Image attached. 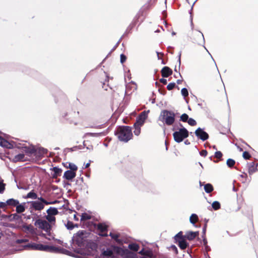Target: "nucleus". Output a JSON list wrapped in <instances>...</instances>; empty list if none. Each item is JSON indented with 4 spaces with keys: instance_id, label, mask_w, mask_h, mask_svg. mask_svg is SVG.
<instances>
[{
    "instance_id": "nucleus-1",
    "label": "nucleus",
    "mask_w": 258,
    "mask_h": 258,
    "mask_svg": "<svg viewBox=\"0 0 258 258\" xmlns=\"http://www.w3.org/2000/svg\"><path fill=\"white\" fill-rule=\"evenodd\" d=\"M131 129L128 126H122L119 128L117 136L119 140L127 142L132 137Z\"/></svg>"
},
{
    "instance_id": "nucleus-2",
    "label": "nucleus",
    "mask_w": 258,
    "mask_h": 258,
    "mask_svg": "<svg viewBox=\"0 0 258 258\" xmlns=\"http://www.w3.org/2000/svg\"><path fill=\"white\" fill-rule=\"evenodd\" d=\"M159 119L167 125H171L175 120V114L171 111L163 110L161 112Z\"/></svg>"
},
{
    "instance_id": "nucleus-3",
    "label": "nucleus",
    "mask_w": 258,
    "mask_h": 258,
    "mask_svg": "<svg viewBox=\"0 0 258 258\" xmlns=\"http://www.w3.org/2000/svg\"><path fill=\"white\" fill-rule=\"evenodd\" d=\"M25 247L29 249L43 250L46 251H54L56 250V248L54 247L35 243H29L26 245Z\"/></svg>"
},
{
    "instance_id": "nucleus-4",
    "label": "nucleus",
    "mask_w": 258,
    "mask_h": 258,
    "mask_svg": "<svg viewBox=\"0 0 258 258\" xmlns=\"http://www.w3.org/2000/svg\"><path fill=\"white\" fill-rule=\"evenodd\" d=\"M188 136V132L185 128H181L179 131L173 133V137L176 142L180 143Z\"/></svg>"
},
{
    "instance_id": "nucleus-5",
    "label": "nucleus",
    "mask_w": 258,
    "mask_h": 258,
    "mask_svg": "<svg viewBox=\"0 0 258 258\" xmlns=\"http://www.w3.org/2000/svg\"><path fill=\"white\" fill-rule=\"evenodd\" d=\"M35 225L46 232L50 231L51 225L46 221L42 219H38L35 222Z\"/></svg>"
},
{
    "instance_id": "nucleus-6",
    "label": "nucleus",
    "mask_w": 258,
    "mask_h": 258,
    "mask_svg": "<svg viewBox=\"0 0 258 258\" xmlns=\"http://www.w3.org/2000/svg\"><path fill=\"white\" fill-rule=\"evenodd\" d=\"M114 252H116L119 254L123 255V254L125 253V251L121 248L118 247H113V250L107 249V250L104 251L103 252V255L106 256L113 257H114Z\"/></svg>"
},
{
    "instance_id": "nucleus-7",
    "label": "nucleus",
    "mask_w": 258,
    "mask_h": 258,
    "mask_svg": "<svg viewBox=\"0 0 258 258\" xmlns=\"http://www.w3.org/2000/svg\"><path fill=\"white\" fill-rule=\"evenodd\" d=\"M192 39L195 43L199 45H203L205 42L203 33L198 31H196L193 33Z\"/></svg>"
},
{
    "instance_id": "nucleus-8",
    "label": "nucleus",
    "mask_w": 258,
    "mask_h": 258,
    "mask_svg": "<svg viewBox=\"0 0 258 258\" xmlns=\"http://www.w3.org/2000/svg\"><path fill=\"white\" fill-rule=\"evenodd\" d=\"M39 199L41 201V202L33 201L31 202V205L35 210L40 211L43 209L44 208V204L46 205L50 204V203L47 202L41 198Z\"/></svg>"
},
{
    "instance_id": "nucleus-9",
    "label": "nucleus",
    "mask_w": 258,
    "mask_h": 258,
    "mask_svg": "<svg viewBox=\"0 0 258 258\" xmlns=\"http://www.w3.org/2000/svg\"><path fill=\"white\" fill-rule=\"evenodd\" d=\"M149 111H144L138 117L136 123L134 124L135 126H141L143 124L145 120L148 116Z\"/></svg>"
},
{
    "instance_id": "nucleus-10",
    "label": "nucleus",
    "mask_w": 258,
    "mask_h": 258,
    "mask_svg": "<svg viewBox=\"0 0 258 258\" xmlns=\"http://www.w3.org/2000/svg\"><path fill=\"white\" fill-rule=\"evenodd\" d=\"M195 134L199 138L203 141H205L209 138L208 134L200 127L196 131Z\"/></svg>"
},
{
    "instance_id": "nucleus-11",
    "label": "nucleus",
    "mask_w": 258,
    "mask_h": 258,
    "mask_svg": "<svg viewBox=\"0 0 258 258\" xmlns=\"http://www.w3.org/2000/svg\"><path fill=\"white\" fill-rule=\"evenodd\" d=\"M76 175V172L68 170L64 172L63 177L68 180H72L75 177Z\"/></svg>"
},
{
    "instance_id": "nucleus-12",
    "label": "nucleus",
    "mask_w": 258,
    "mask_h": 258,
    "mask_svg": "<svg viewBox=\"0 0 258 258\" xmlns=\"http://www.w3.org/2000/svg\"><path fill=\"white\" fill-rule=\"evenodd\" d=\"M162 76L163 77H168L172 73V70L167 67H164L161 70Z\"/></svg>"
},
{
    "instance_id": "nucleus-13",
    "label": "nucleus",
    "mask_w": 258,
    "mask_h": 258,
    "mask_svg": "<svg viewBox=\"0 0 258 258\" xmlns=\"http://www.w3.org/2000/svg\"><path fill=\"white\" fill-rule=\"evenodd\" d=\"M98 229L100 231V233L99 234L101 236H106L107 235V234L104 233L106 231L107 226L104 224H99L97 226Z\"/></svg>"
},
{
    "instance_id": "nucleus-14",
    "label": "nucleus",
    "mask_w": 258,
    "mask_h": 258,
    "mask_svg": "<svg viewBox=\"0 0 258 258\" xmlns=\"http://www.w3.org/2000/svg\"><path fill=\"white\" fill-rule=\"evenodd\" d=\"M199 234L198 232H187L184 235V237L186 238L188 240H192Z\"/></svg>"
},
{
    "instance_id": "nucleus-15",
    "label": "nucleus",
    "mask_w": 258,
    "mask_h": 258,
    "mask_svg": "<svg viewBox=\"0 0 258 258\" xmlns=\"http://www.w3.org/2000/svg\"><path fill=\"white\" fill-rule=\"evenodd\" d=\"M179 246L182 249H184L186 248L187 246V243L184 239V238H181L180 239L178 240Z\"/></svg>"
},
{
    "instance_id": "nucleus-16",
    "label": "nucleus",
    "mask_w": 258,
    "mask_h": 258,
    "mask_svg": "<svg viewBox=\"0 0 258 258\" xmlns=\"http://www.w3.org/2000/svg\"><path fill=\"white\" fill-rule=\"evenodd\" d=\"M25 203L20 204L19 203L16 206V211L18 213H21L25 211Z\"/></svg>"
},
{
    "instance_id": "nucleus-17",
    "label": "nucleus",
    "mask_w": 258,
    "mask_h": 258,
    "mask_svg": "<svg viewBox=\"0 0 258 258\" xmlns=\"http://www.w3.org/2000/svg\"><path fill=\"white\" fill-rule=\"evenodd\" d=\"M47 213L48 215L54 216L58 214V211L56 208H50L47 210Z\"/></svg>"
},
{
    "instance_id": "nucleus-18",
    "label": "nucleus",
    "mask_w": 258,
    "mask_h": 258,
    "mask_svg": "<svg viewBox=\"0 0 258 258\" xmlns=\"http://www.w3.org/2000/svg\"><path fill=\"white\" fill-rule=\"evenodd\" d=\"M0 145L2 146L5 147L6 148H10L11 147L10 144L8 141H7L6 140H5V139H4L3 138H2L1 137H0Z\"/></svg>"
},
{
    "instance_id": "nucleus-19",
    "label": "nucleus",
    "mask_w": 258,
    "mask_h": 258,
    "mask_svg": "<svg viewBox=\"0 0 258 258\" xmlns=\"http://www.w3.org/2000/svg\"><path fill=\"white\" fill-rule=\"evenodd\" d=\"M86 234L85 231H79L76 234V237L77 238V240L79 241L80 240L83 239L85 236L84 234Z\"/></svg>"
},
{
    "instance_id": "nucleus-20",
    "label": "nucleus",
    "mask_w": 258,
    "mask_h": 258,
    "mask_svg": "<svg viewBox=\"0 0 258 258\" xmlns=\"http://www.w3.org/2000/svg\"><path fill=\"white\" fill-rule=\"evenodd\" d=\"M19 202L18 201L13 199H11L7 200L8 205H10V206L16 207L17 205L19 204Z\"/></svg>"
},
{
    "instance_id": "nucleus-21",
    "label": "nucleus",
    "mask_w": 258,
    "mask_h": 258,
    "mask_svg": "<svg viewBox=\"0 0 258 258\" xmlns=\"http://www.w3.org/2000/svg\"><path fill=\"white\" fill-rule=\"evenodd\" d=\"M53 171L54 172V174L53 175V177L54 178L57 177V176H59L61 172V170L57 167H53Z\"/></svg>"
},
{
    "instance_id": "nucleus-22",
    "label": "nucleus",
    "mask_w": 258,
    "mask_h": 258,
    "mask_svg": "<svg viewBox=\"0 0 258 258\" xmlns=\"http://www.w3.org/2000/svg\"><path fill=\"white\" fill-rule=\"evenodd\" d=\"M46 219L48 220V221L50 223L49 224L51 225L53 223H54L55 221V218L53 216H51L47 214L45 217Z\"/></svg>"
},
{
    "instance_id": "nucleus-23",
    "label": "nucleus",
    "mask_w": 258,
    "mask_h": 258,
    "mask_svg": "<svg viewBox=\"0 0 258 258\" xmlns=\"http://www.w3.org/2000/svg\"><path fill=\"white\" fill-rule=\"evenodd\" d=\"M198 220V216L195 214H192L189 218L190 222L192 224H195Z\"/></svg>"
},
{
    "instance_id": "nucleus-24",
    "label": "nucleus",
    "mask_w": 258,
    "mask_h": 258,
    "mask_svg": "<svg viewBox=\"0 0 258 258\" xmlns=\"http://www.w3.org/2000/svg\"><path fill=\"white\" fill-rule=\"evenodd\" d=\"M204 189L206 191V192L209 193L211 192L213 190V186L210 184H206L204 186Z\"/></svg>"
},
{
    "instance_id": "nucleus-25",
    "label": "nucleus",
    "mask_w": 258,
    "mask_h": 258,
    "mask_svg": "<svg viewBox=\"0 0 258 258\" xmlns=\"http://www.w3.org/2000/svg\"><path fill=\"white\" fill-rule=\"evenodd\" d=\"M26 198L36 199L37 198V195L35 192L31 191L27 194Z\"/></svg>"
},
{
    "instance_id": "nucleus-26",
    "label": "nucleus",
    "mask_w": 258,
    "mask_h": 258,
    "mask_svg": "<svg viewBox=\"0 0 258 258\" xmlns=\"http://www.w3.org/2000/svg\"><path fill=\"white\" fill-rule=\"evenodd\" d=\"M91 218V216L90 215H89V214H87V213H83L82 214V216H81V220H89V219H90Z\"/></svg>"
},
{
    "instance_id": "nucleus-27",
    "label": "nucleus",
    "mask_w": 258,
    "mask_h": 258,
    "mask_svg": "<svg viewBox=\"0 0 258 258\" xmlns=\"http://www.w3.org/2000/svg\"><path fill=\"white\" fill-rule=\"evenodd\" d=\"M128 247L134 251H138L139 249V245L135 243L130 244L128 245Z\"/></svg>"
},
{
    "instance_id": "nucleus-28",
    "label": "nucleus",
    "mask_w": 258,
    "mask_h": 258,
    "mask_svg": "<svg viewBox=\"0 0 258 258\" xmlns=\"http://www.w3.org/2000/svg\"><path fill=\"white\" fill-rule=\"evenodd\" d=\"M69 168H70L71 171H73L74 172H75L78 169L77 166L75 164L72 163H69Z\"/></svg>"
},
{
    "instance_id": "nucleus-29",
    "label": "nucleus",
    "mask_w": 258,
    "mask_h": 258,
    "mask_svg": "<svg viewBox=\"0 0 258 258\" xmlns=\"http://www.w3.org/2000/svg\"><path fill=\"white\" fill-rule=\"evenodd\" d=\"M212 207L214 210H218L220 208V204L218 202H214L212 204Z\"/></svg>"
},
{
    "instance_id": "nucleus-30",
    "label": "nucleus",
    "mask_w": 258,
    "mask_h": 258,
    "mask_svg": "<svg viewBox=\"0 0 258 258\" xmlns=\"http://www.w3.org/2000/svg\"><path fill=\"white\" fill-rule=\"evenodd\" d=\"M235 163V161L231 159H228L227 160V164L230 167L233 166Z\"/></svg>"
},
{
    "instance_id": "nucleus-31",
    "label": "nucleus",
    "mask_w": 258,
    "mask_h": 258,
    "mask_svg": "<svg viewBox=\"0 0 258 258\" xmlns=\"http://www.w3.org/2000/svg\"><path fill=\"white\" fill-rule=\"evenodd\" d=\"M188 115L185 113L182 114L181 116H180L181 120L184 122L186 121L188 119Z\"/></svg>"
},
{
    "instance_id": "nucleus-32",
    "label": "nucleus",
    "mask_w": 258,
    "mask_h": 258,
    "mask_svg": "<svg viewBox=\"0 0 258 258\" xmlns=\"http://www.w3.org/2000/svg\"><path fill=\"white\" fill-rule=\"evenodd\" d=\"M187 122H188V123L189 125H191V126H194V125H195L196 124V123H197V122H196V120H194V119L191 118H189V119L188 120Z\"/></svg>"
},
{
    "instance_id": "nucleus-33",
    "label": "nucleus",
    "mask_w": 258,
    "mask_h": 258,
    "mask_svg": "<svg viewBox=\"0 0 258 258\" xmlns=\"http://www.w3.org/2000/svg\"><path fill=\"white\" fill-rule=\"evenodd\" d=\"M181 92L182 95L184 97H186L188 95V93L187 90L186 88L182 89V90L181 91Z\"/></svg>"
},
{
    "instance_id": "nucleus-34",
    "label": "nucleus",
    "mask_w": 258,
    "mask_h": 258,
    "mask_svg": "<svg viewBox=\"0 0 258 258\" xmlns=\"http://www.w3.org/2000/svg\"><path fill=\"white\" fill-rule=\"evenodd\" d=\"M175 86V84L174 83H171L167 85V88L168 90H171L174 88Z\"/></svg>"
},
{
    "instance_id": "nucleus-35",
    "label": "nucleus",
    "mask_w": 258,
    "mask_h": 258,
    "mask_svg": "<svg viewBox=\"0 0 258 258\" xmlns=\"http://www.w3.org/2000/svg\"><path fill=\"white\" fill-rule=\"evenodd\" d=\"M243 157L245 159H248L250 157V155L247 152H244L242 155Z\"/></svg>"
},
{
    "instance_id": "nucleus-36",
    "label": "nucleus",
    "mask_w": 258,
    "mask_h": 258,
    "mask_svg": "<svg viewBox=\"0 0 258 258\" xmlns=\"http://www.w3.org/2000/svg\"><path fill=\"white\" fill-rule=\"evenodd\" d=\"M135 127L134 133L136 135L138 136L140 134V126H135Z\"/></svg>"
},
{
    "instance_id": "nucleus-37",
    "label": "nucleus",
    "mask_w": 258,
    "mask_h": 258,
    "mask_svg": "<svg viewBox=\"0 0 258 258\" xmlns=\"http://www.w3.org/2000/svg\"><path fill=\"white\" fill-rule=\"evenodd\" d=\"M67 227L69 229H72L74 228V226L73 225V223L71 222H68L67 224Z\"/></svg>"
},
{
    "instance_id": "nucleus-38",
    "label": "nucleus",
    "mask_w": 258,
    "mask_h": 258,
    "mask_svg": "<svg viewBox=\"0 0 258 258\" xmlns=\"http://www.w3.org/2000/svg\"><path fill=\"white\" fill-rule=\"evenodd\" d=\"M215 156L216 158L220 159L222 156V154L220 151H217L215 153Z\"/></svg>"
},
{
    "instance_id": "nucleus-39",
    "label": "nucleus",
    "mask_w": 258,
    "mask_h": 258,
    "mask_svg": "<svg viewBox=\"0 0 258 258\" xmlns=\"http://www.w3.org/2000/svg\"><path fill=\"white\" fill-rule=\"evenodd\" d=\"M7 205V201L6 202H0V208L5 209Z\"/></svg>"
},
{
    "instance_id": "nucleus-40",
    "label": "nucleus",
    "mask_w": 258,
    "mask_h": 258,
    "mask_svg": "<svg viewBox=\"0 0 258 258\" xmlns=\"http://www.w3.org/2000/svg\"><path fill=\"white\" fill-rule=\"evenodd\" d=\"M175 239L178 241V239H180L181 238H183L182 235V232H179L175 237Z\"/></svg>"
},
{
    "instance_id": "nucleus-41",
    "label": "nucleus",
    "mask_w": 258,
    "mask_h": 258,
    "mask_svg": "<svg viewBox=\"0 0 258 258\" xmlns=\"http://www.w3.org/2000/svg\"><path fill=\"white\" fill-rule=\"evenodd\" d=\"M109 235L112 238L115 239L117 241L118 240L117 238L119 237V235L118 234L110 233Z\"/></svg>"
},
{
    "instance_id": "nucleus-42",
    "label": "nucleus",
    "mask_w": 258,
    "mask_h": 258,
    "mask_svg": "<svg viewBox=\"0 0 258 258\" xmlns=\"http://www.w3.org/2000/svg\"><path fill=\"white\" fill-rule=\"evenodd\" d=\"M5 184L0 182V192H3L5 189Z\"/></svg>"
},
{
    "instance_id": "nucleus-43",
    "label": "nucleus",
    "mask_w": 258,
    "mask_h": 258,
    "mask_svg": "<svg viewBox=\"0 0 258 258\" xmlns=\"http://www.w3.org/2000/svg\"><path fill=\"white\" fill-rule=\"evenodd\" d=\"M126 59V57L125 55H124L123 54H121L120 55V61L121 63H123V62L125 61Z\"/></svg>"
},
{
    "instance_id": "nucleus-44",
    "label": "nucleus",
    "mask_w": 258,
    "mask_h": 258,
    "mask_svg": "<svg viewBox=\"0 0 258 258\" xmlns=\"http://www.w3.org/2000/svg\"><path fill=\"white\" fill-rule=\"evenodd\" d=\"M200 155L201 156H206L207 155V151L206 150H202L201 152H200Z\"/></svg>"
},
{
    "instance_id": "nucleus-45",
    "label": "nucleus",
    "mask_w": 258,
    "mask_h": 258,
    "mask_svg": "<svg viewBox=\"0 0 258 258\" xmlns=\"http://www.w3.org/2000/svg\"><path fill=\"white\" fill-rule=\"evenodd\" d=\"M24 228L25 229H26L27 230H29V231H31V230H32V226L31 225L24 226Z\"/></svg>"
},
{
    "instance_id": "nucleus-46",
    "label": "nucleus",
    "mask_w": 258,
    "mask_h": 258,
    "mask_svg": "<svg viewBox=\"0 0 258 258\" xmlns=\"http://www.w3.org/2000/svg\"><path fill=\"white\" fill-rule=\"evenodd\" d=\"M160 81L161 83L164 84H167V80L165 79H161L160 80Z\"/></svg>"
},
{
    "instance_id": "nucleus-47",
    "label": "nucleus",
    "mask_w": 258,
    "mask_h": 258,
    "mask_svg": "<svg viewBox=\"0 0 258 258\" xmlns=\"http://www.w3.org/2000/svg\"><path fill=\"white\" fill-rule=\"evenodd\" d=\"M24 156L23 154H20V155H18L16 158L18 159H22L24 158Z\"/></svg>"
},
{
    "instance_id": "nucleus-48",
    "label": "nucleus",
    "mask_w": 258,
    "mask_h": 258,
    "mask_svg": "<svg viewBox=\"0 0 258 258\" xmlns=\"http://www.w3.org/2000/svg\"><path fill=\"white\" fill-rule=\"evenodd\" d=\"M171 247L175 251V252L177 253V249L176 247V246L173 245V246H172Z\"/></svg>"
},
{
    "instance_id": "nucleus-49",
    "label": "nucleus",
    "mask_w": 258,
    "mask_h": 258,
    "mask_svg": "<svg viewBox=\"0 0 258 258\" xmlns=\"http://www.w3.org/2000/svg\"><path fill=\"white\" fill-rule=\"evenodd\" d=\"M74 219L76 221H78L79 220V219L77 217L76 215V214H74Z\"/></svg>"
},
{
    "instance_id": "nucleus-50",
    "label": "nucleus",
    "mask_w": 258,
    "mask_h": 258,
    "mask_svg": "<svg viewBox=\"0 0 258 258\" xmlns=\"http://www.w3.org/2000/svg\"><path fill=\"white\" fill-rule=\"evenodd\" d=\"M90 166V163H88L87 164H85V168H88L89 166Z\"/></svg>"
},
{
    "instance_id": "nucleus-51",
    "label": "nucleus",
    "mask_w": 258,
    "mask_h": 258,
    "mask_svg": "<svg viewBox=\"0 0 258 258\" xmlns=\"http://www.w3.org/2000/svg\"><path fill=\"white\" fill-rule=\"evenodd\" d=\"M140 253L141 254H145V253L144 252L143 250H141L140 252Z\"/></svg>"
},
{
    "instance_id": "nucleus-52",
    "label": "nucleus",
    "mask_w": 258,
    "mask_h": 258,
    "mask_svg": "<svg viewBox=\"0 0 258 258\" xmlns=\"http://www.w3.org/2000/svg\"><path fill=\"white\" fill-rule=\"evenodd\" d=\"M205 231H206V228H204V229H203V232L205 233Z\"/></svg>"
},
{
    "instance_id": "nucleus-53",
    "label": "nucleus",
    "mask_w": 258,
    "mask_h": 258,
    "mask_svg": "<svg viewBox=\"0 0 258 258\" xmlns=\"http://www.w3.org/2000/svg\"><path fill=\"white\" fill-rule=\"evenodd\" d=\"M157 54H158V58H159V57H160V56H159V53H157Z\"/></svg>"
},
{
    "instance_id": "nucleus-54",
    "label": "nucleus",
    "mask_w": 258,
    "mask_h": 258,
    "mask_svg": "<svg viewBox=\"0 0 258 258\" xmlns=\"http://www.w3.org/2000/svg\"><path fill=\"white\" fill-rule=\"evenodd\" d=\"M199 164L202 166V167L203 168V166H202V164L201 163H199Z\"/></svg>"
},
{
    "instance_id": "nucleus-55",
    "label": "nucleus",
    "mask_w": 258,
    "mask_h": 258,
    "mask_svg": "<svg viewBox=\"0 0 258 258\" xmlns=\"http://www.w3.org/2000/svg\"><path fill=\"white\" fill-rule=\"evenodd\" d=\"M239 150H240V151H241L242 150V149H241V148H239Z\"/></svg>"
}]
</instances>
